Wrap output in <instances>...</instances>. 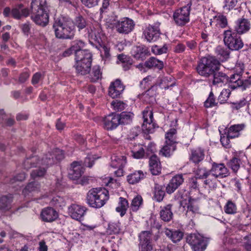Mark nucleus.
Wrapping results in <instances>:
<instances>
[{
  "label": "nucleus",
  "instance_id": "1",
  "mask_svg": "<svg viewBox=\"0 0 251 251\" xmlns=\"http://www.w3.org/2000/svg\"><path fill=\"white\" fill-rule=\"evenodd\" d=\"M250 75V71H245L243 63H237L234 68V74L230 76L229 87L232 90L240 88L242 91L245 90L251 86Z\"/></svg>",
  "mask_w": 251,
  "mask_h": 251
},
{
  "label": "nucleus",
  "instance_id": "2",
  "mask_svg": "<svg viewBox=\"0 0 251 251\" xmlns=\"http://www.w3.org/2000/svg\"><path fill=\"white\" fill-rule=\"evenodd\" d=\"M31 19L37 25L46 26L49 21V9L46 0H32Z\"/></svg>",
  "mask_w": 251,
  "mask_h": 251
},
{
  "label": "nucleus",
  "instance_id": "3",
  "mask_svg": "<svg viewBox=\"0 0 251 251\" xmlns=\"http://www.w3.org/2000/svg\"><path fill=\"white\" fill-rule=\"evenodd\" d=\"M108 191L103 188H93L87 193L86 203L91 207L100 208L109 200Z\"/></svg>",
  "mask_w": 251,
  "mask_h": 251
},
{
  "label": "nucleus",
  "instance_id": "4",
  "mask_svg": "<svg viewBox=\"0 0 251 251\" xmlns=\"http://www.w3.org/2000/svg\"><path fill=\"white\" fill-rule=\"evenodd\" d=\"M55 36L58 38L72 39L74 36V23L64 18L56 19L53 25Z\"/></svg>",
  "mask_w": 251,
  "mask_h": 251
},
{
  "label": "nucleus",
  "instance_id": "5",
  "mask_svg": "<svg viewBox=\"0 0 251 251\" xmlns=\"http://www.w3.org/2000/svg\"><path fill=\"white\" fill-rule=\"evenodd\" d=\"M220 66L219 61L215 57H204L201 59L197 67V70L200 75L207 77L215 71H218Z\"/></svg>",
  "mask_w": 251,
  "mask_h": 251
},
{
  "label": "nucleus",
  "instance_id": "6",
  "mask_svg": "<svg viewBox=\"0 0 251 251\" xmlns=\"http://www.w3.org/2000/svg\"><path fill=\"white\" fill-rule=\"evenodd\" d=\"M236 32L231 29L225 30L223 33V40L226 46L231 50H239L244 46V43Z\"/></svg>",
  "mask_w": 251,
  "mask_h": 251
},
{
  "label": "nucleus",
  "instance_id": "7",
  "mask_svg": "<svg viewBox=\"0 0 251 251\" xmlns=\"http://www.w3.org/2000/svg\"><path fill=\"white\" fill-rule=\"evenodd\" d=\"M192 3L190 1L186 5L176 9L174 12L173 19L175 24L183 26L190 21V12Z\"/></svg>",
  "mask_w": 251,
  "mask_h": 251
},
{
  "label": "nucleus",
  "instance_id": "8",
  "mask_svg": "<svg viewBox=\"0 0 251 251\" xmlns=\"http://www.w3.org/2000/svg\"><path fill=\"white\" fill-rule=\"evenodd\" d=\"M186 242L194 251H204L208 245V240L199 233L190 234L187 236Z\"/></svg>",
  "mask_w": 251,
  "mask_h": 251
},
{
  "label": "nucleus",
  "instance_id": "9",
  "mask_svg": "<svg viewBox=\"0 0 251 251\" xmlns=\"http://www.w3.org/2000/svg\"><path fill=\"white\" fill-rule=\"evenodd\" d=\"M51 155H45L41 158L39 164H37L36 167L38 169L32 171L30 175L32 178L35 179L38 177H42L44 176L47 172V168L54 163V161L52 157H50Z\"/></svg>",
  "mask_w": 251,
  "mask_h": 251
},
{
  "label": "nucleus",
  "instance_id": "10",
  "mask_svg": "<svg viewBox=\"0 0 251 251\" xmlns=\"http://www.w3.org/2000/svg\"><path fill=\"white\" fill-rule=\"evenodd\" d=\"M143 118L144 119L142 126L143 130L148 134L153 133L156 126L153 122V112L151 108L147 107L143 111Z\"/></svg>",
  "mask_w": 251,
  "mask_h": 251
},
{
  "label": "nucleus",
  "instance_id": "11",
  "mask_svg": "<svg viewBox=\"0 0 251 251\" xmlns=\"http://www.w3.org/2000/svg\"><path fill=\"white\" fill-rule=\"evenodd\" d=\"M180 206L182 207L184 210L186 208V215L188 216L193 217L196 214L200 213L198 202L194 199L190 198L188 201L186 199L181 200L180 201Z\"/></svg>",
  "mask_w": 251,
  "mask_h": 251
},
{
  "label": "nucleus",
  "instance_id": "12",
  "mask_svg": "<svg viewBox=\"0 0 251 251\" xmlns=\"http://www.w3.org/2000/svg\"><path fill=\"white\" fill-rule=\"evenodd\" d=\"M151 232L150 231H142L139 235L140 243L139 251H151L152 245L151 243Z\"/></svg>",
  "mask_w": 251,
  "mask_h": 251
},
{
  "label": "nucleus",
  "instance_id": "13",
  "mask_svg": "<svg viewBox=\"0 0 251 251\" xmlns=\"http://www.w3.org/2000/svg\"><path fill=\"white\" fill-rule=\"evenodd\" d=\"M135 24L133 21L127 17L119 20L116 25V30L119 33L128 34L134 28Z\"/></svg>",
  "mask_w": 251,
  "mask_h": 251
},
{
  "label": "nucleus",
  "instance_id": "14",
  "mask_svg": "<svg viewBox=\"0 0 251 251\" xmlns=\"http://www.w3.org/2000/svg\"><path fill=\"white\" fill-rule=\"evenodd\" d=\"M125 89L121 80L117 79L110 83L108 88V95L113 99L120 98Z\"/></svg>",
  "mask_w": 251,
  "mask_h": 251
},
{
  "label": "nucleus",
  "instance_id": "15",
  "mask_svg": "<svg viewBox=\"0 0 251 251\" xmlns=\"http://www.w3.org/2000/svg\"><path fill=\"white\" fill-rule=\"evenodd\" d=\"M87 208L84 206L73 204L68 207V213L70 217L75 220L81 221L86 213Z\"/></svg>",
  "mask_w": 251,
  "mask_h": 251
},
{
  "label": "nucleus",
  "instance_id": "16",
  "mask_svg": "<svg viewBox=\"0 0 251 251\" xmlns=\"http://www.w3.org/2000/svg\"><path fill=\"white\" fill-rule=\"evenodd\" d=\"M251 28V23L249 20L244 18H239L235 22L234 31L242 35L249 32Z\"/></svg>",
  "mask_w": 251,
  "mask_h": 251
},
{
  "label": "nucleus",
  "instance_id": "17",
  "mask_svg": "<svg viewBox=\"0 0 251 251\" xmlns=\"http://www.w3.org/2000/svg\"><path fill=\"white\" fill-rule=\"evenodd\" d=\"M229 175L227 168L223 163H213L211 168V175L216 178H223Z\"/></svg>",
  "mask_w": 251,
  "mask_h": 251
},
{
  "label": "nucleus",
  "instance_id": "18",
  "mask_svg": "<svg viewBox=\"0 0 251 251\" xmlns=\"http://www.w3.org/2000/svg\"><path fill=\"white\" fill-rule=\"evenodd\" d=\"M144 35L148 42H155L158 39L160 35L159 26L149 25L144 30Z\"/></svg>",
  "mask_w": 251,
  "mask_h": 251
},
{
  "label": "nucleus",
  "instance_id": "19",
  "mask_svg": "<svg viewBox=\"0 0 251 251\" xmlns=\"http://www.w3.org/2000/svg\"><path fill=\"white\" fill-rule=\"evenodd\" d=\"M119 114L112 113L105 116L103 119V125L104 129L112 130L115 129L120 125Z\"/></svg>",
  "mask_w": 251,
  "mask_h": 251
},
{
  "label": "nucleus",
  "instance_id": "20",
  "mask_svg": "<svg viewBox=\"0 0 251 251\" xmlns=\"http://www.w3.org/2000/svg\"><path fill=\"white\" fill-rule=\"evenodd\" d=\"M131 53L134 58L141 60H145L150 55L149 48L143 45L133 47Z\"/></svg>",
  "mask_w": 251,
  "mask_h": 251
},
{
  "label": "nucleus",
  "instance_id": "21",
  "mask_svg": "<svg viewBox=\"0 0 251 251\" xmlns=\"http://www.w3.org/2000/svg\"><path fill=\"white\" fill-rule=\"evenodd\" d=\"M184 182L182 174H178L173 176L166 187V192L171 194L174 193Z\"/></svg>",
  "mask_w": 251,
  "mask_h": 251
},
{
  "label": "nucleus",
  "instance_id": "22",
  "mask_svg": "<svg viewBox=\"0 0 251 251\" xmlns=\"http://www.w3.org/2000/svg\"><path fill=\"white\" fill-rule=\"evenodd\" d=\"M212 84L217 87H222L225 84L230 83V77L222 72L215 71L213 74Z\"/></svg>",
  "mask_w": 251,
  "mask_h": 251
},
{
  "label": "nucleus",
  "instance_id": "23",
  "mask_svg": "<svg viewBox=\"0 0 251 251\" xmlns=\"http://www.w3.org/2000/svg\"><path fill=\"white\" fill-rule=\"evenodd\" d=\"M40 217L43 221L51 223L58 218V213L53 208L47 207L42 209Z\"/></svg>",
  "mask_w": 251,
  "mask_h": 251
},
{
  "label": "nucleus",
  "instance_id": "24",
  "mask_svg": "<svg viewBox=\"0 0 251 251\" xmlns=\"http://www.w3.org/2000/svg\"><path fill=\"white\" fill-rule=\"evenodd\" d=\"M84 168L81 164L77 161H74L71 164L69 173V178L73 180H77L84 173Z\"/></svg>",
  "mask_w": 251,
  "mask_h": 251
},
{
  "label": "nucleus",
  "instance_id": "25",
  "mask_svg": "<svg viewBox=\"0 0 251 251\" xmlns=\"http://www.w3.org/2000/svg\"><path fill=\"white\" fill-rule=\"evenodd\" d=\"M149 170L152 175H158L161 173V165L159 158L155 154L151 155L149 161Z\"/></svg>",
  "mask_w": 251,
  "mask_h": 251
},
{
  "label": "nucleus",
  "instance_id": "26",
  "mask_svg": "<svg viewBox=\"0 0 251 251\" xmlns=\"http://www.w3.org/2000/svg\"><path fill=\"white\" fill-rule=\"evenodd\" d=\"M204 150L201 148L198 147L191 150L189 159L190 161L198 164L204 159Z\"/></svg>",
  "mask_w": 251,
  "mask_h": 251
},
{
  "label": "nucleus",
  "instance_id": "27",
  "mask_svg": "<svg viewBox=\"0 0 251 251\" xmlns=\"http://www.w3.org/2000/svg\"><path fill=\"white\" fill-rule=\"evenodd\" d=\"M129 146L131 150V156L133 158L135 159L147 158L143 145L130 143Z\"/></svg>",
  "mask_w": 251,
  "mask_h": 251
},
{
  "label": "nucleus",
  "instance_id": "28",
  "mask_svg": "<svg viewBox=\"0 0 251 251\" xmlns=\"http://www.w3.org/2000/svg\"><path fill=\"white\" fill-rule=\"evenodd\" d=\"M88 38L90 42L100 43L101 41V29L98 24L88 29Z\"/></svg>",
  "mask_w": 251,
  "mask_h": 251
},
{
  "label": "nucleus",
  "instance_id": "29",
  "mask_svg": "<svg viewBox=\"0 0 251 251\" xmlns=\"http://www.w3.org/2000/svg\"><path fill=\"white\" fill-rule=\"evenodd\" d=\"M22 4H19L11 10L12 17L17 20L23 17H27L29 14V11L27 8H24Z\"/></svg>",
  "mask_w": 251,
  "mask_h": 251
},
{
  "label": "nucleus",
  "instance_id": "30",
  "mask_svg": "<svg viewBox=\"0 0 251 251\" xmlns=\"http://www.w3.org/2000/svg\"><path fill=\"white\" fill-rule=\"evenodd\" d=\"M75 59L76 62H86L87 65L89 62H92V55L89 50H80L75 53Z\"/></svg>",
  "mask_w": 251,
  "mask_h": 251
},
{
  "label": "nucleus",
  "instance_id": "31",
  "mask_svg": "<svg viewBox=\"0 0 251 251\" xmlns=\"http://www.w3.org/2000/svg\"><path fill=\"white\" fill-rule=\"evenodd\" d=\"M164 186L155 183L152 188V199L157 202H161L163 201L165 195V192L164 190Z\"/></svg>",
  "mask_w": 251,
  "mask_h": 251
},
{
  "label": "nucleus",
  "instance_id": "32",
  "mask_svg": "<svg viewBox=\"0 0 251 251\" xmlns=\"http://www.w3.org/2000/svg\"><path fill=\"white\" fill-rule=\"evenodd\" d=\"M245 127V125L244 124L232 125L229 128L226 129V133L227 134L228 137L235 138L240 135V131L243 130Z\"/></svg>",
  "mask_w": 251,
  "mask_h": 251
},
{
  "label": "nucleus",
  "instance_id": "33",
  "mask_svg": "<svg viewBox=\"0 0 251 251\" xmlns=\"http://www.w3.org/2000/svg\"><path fill=\"white\" fill-rule=\"evenodd\" d=\"M172 204H169L166 206L161 207L160 216L162 220L168 222L173 218V212L172 211Z\"/></svg>",
  "mask_w": 251,
  "mask_h": 251
},
{
  "label": "nucleus",
  "instance_id": "34",
  "mask_svg": "<svg viewBox=\"0 0 251 251\" xmlns=\"http://www.w3.org/2000/svg\"><path fill=\"white\" fill-rule=\"evenodd\" d=\"M126 163V157L124 155L113 154L111 157L110 166L113 168L124 167Z\"/></svg>",
  "mask_w": 251,
  "mask_h": 251
},
{
  "label": "nucleus",
  "instance_id": "35",
  "mask_svg": "<svg viewBox=\"0 0 251 251\" xmlns=\"http://www.w3.org/2000/svg\"><path fill=\"white\" fill-rule=\"evenodd\" d=\"M13 201V196L11 194L2 196L0 198V210L8 211L11 207V203Z\"/></svg>",
  "mask_w": 251,
  "mask_h": 251
},
{
  "label": "nucleus",
  "instance_id": "36",
  "mask_svg": "<svg viewBox=\"0 0 251 251\" xmlns=\"http://www.w3.org/2000/svg\"><path fill=\"white\" fill-rule=\"evenodd\" d=\"M165 233L174 243L179 242L183 236V233L179 230H172L167 229Z\"/></svg>",
  "mask_w": 251,
  "mask_h": 251
},
{
  "label": "nucleus",
  "instance_id": "37",
  "mask_svg": "<svg viewBox=\"0 0 251 251\" xmlns=\"http://www.w3.org/2000/svg\"><path fill=\"white\" fill-rule=\"evenodd\" d=\"M91 63L92 62H89V64L87 65L86 62H76L75 67L76 73L81 75H85L88 74L90 71Z\"/></svg>",
  "mask_w": 251,
  "mask_h": 251
},
{
  "label": "nucleus",
  "instance_id": "38",
  "mask_svg": "<svg viewBox=\"0 0 251 251\" xmlns=\"http://www.w3.org/2000/svg\"><path fill=\"white\" fill-rule=\"evenodd\" d=\"M146 67L151 69L155 68L159 70H162L164 67L163 62L154 57H150L144 63Z\"/></svg>",
  "mask_w": 251,
  "mask_h": 251
},
{
  "label": "nucleus",
  "instance_id": "39",
  "mask_svg": "<svg viewBox=\"0 0 251 251\" xmlns=\"http://www.w3.org/2000/svg\"><path fill=\"white\" fill-rule=\"evenodd\" d=\"M129 207L128 201L125 198L120 197L118 205L116 208V211L120 213L121 217H123L126 213Z\"/></svg>",
  "mask_w": 251,
  "mask_h": 251
},
{
  "label": "nucleus",
  "instance_id": "40",
  "mask_svg": "<svg viewBox=\"0 0 251 251\" xmlns=\"http://www.w3.org/2000/svg\"><path fill=\"white\" fill-rule=\"evenodd\" d=\"M176 145L171 144H166L163 146L159 151V154L166 157H170L176 150Z\"/></svg>",
  "mask_w": 251,
  "mask_h": 251
},
{
  "label": "nucleus",
  "instance_id": "41",
  "mask_svg": "<svg viewBox=\"0 0 251 251\" xmlns=\"http://www.w3.org/2000/svg\"><path fill=\"white\" fill-rule=\"evenodd\" d=\"M203 181V186L209 192L210 191L215 190L217 186V180L216 178L209 176Z\"/></svg>",
  "mask_w": 251,
  "mask_h": 251
},
{
  "label": "nucleus",
  "instance_id": "42",
  "mask_svg": "<svg viewBox=\"0 0 251 251\" xmlns=\"http://www.w3.org/2000/svg\"><path fill=\"white\" fill-rule=\"evenodd\" d=\"M145 177V175L141 171H137L128 175L127 176V181L130 184H135L138 182Z\"/></svg>",
  "mask_w": 251,
  "mask_h": 251
},
{
  "label": "nucleus",
  "instance_id": "43",
  "mask_svg": "<svg viewBox=\"0 0 251 251\" xmlns=\"http://www.w3.org/2000/svg\"><path fill=\"white\" fill-rule=\"evenodd\" d=\"M40 160L41 158L36 156H32L27 158L24 162V167L26 170H28L32 167H36L37 164H39V161H40Z\"/></svg>",
  "mask_w": 251,
  "mask_h": 251
},
{
  "label": "nucleus",
  "instance_id": "44",
  "mask_svg": "<svg viewBox=\"0 0 251 251\" xmlns=\"http://www.w3.org/2000/svg\"><path fill=\"white\" fill-rule=\"evenodd\" d=\"M177 131L175 128L170 129L165 134V143L176 145V141Z\"/></svg>",
  "mask_w": 251,
  "mask_h": 251
},
{
  "label": "nucleus",
  "instance_id": "45",
  "mask_svg": "<svg viewBox=\"0 0 251 251\" xmlns=\"http://www.w3.org/2000/svg\"><path fill=\"white\" fill-rule=\"evenodd\" d=\"M157 87V85L151 86L144 94V99L147 102H151L154 100L155 96L156 95Z\"/></svg>",
  "mask_w": 251,
  "mask_h": 251
},
{
  "label": "nucleus",
  "instance_id": "46",
  "mask_svg": "<svg viewBox=\"0 0 251 251\" xmlns=\"http://www.w3.org/2000/svg\"><path fill=\"white\" fill-rule=\"evenodd\" d=\"M134 114L131 112H123L119 114L120 125H127L132 121Z\"/></svg>",
  "mask_w": 251,
  "mask_h": 251
},
{
  "label": "nucleus",
  "instance_id": "47",
  "mask_svg": "<svg viewBox=\"0 0 251 251\" xmlns=\"http://www.w3.org/2000/svg\"><path fill=\"white\" fill-rule=\"evenodd\" d=\"M120 223L111 222L109 223L108 227L106 229V232L109 234H117L120 232Z\"/></svg>",
  "mask_w": 251,
  "mask_h": 251
},
{
  "label": "nucleus",
  "instance_id": "48",
  "mask_svg": "<svg viewBox=\"0 0 251 251\" xmlns=\"http://www.w3.org/2000/svg\"><path fill=\"white\" fill-rule=\"evenodd\" d=\"M195 175L199 179H205L211 175V169L209 170L205 167H198L195 171Z\"/></svg>",
  "mask_w": 251,
  "mask_h": 251
},
{
  "label": "nucleus",
  "instance_id": "49",
  "mask_svg": "<svg viewBox=\"0 0 251 251\" xmlns=\"http://www.w3.org/2000/svg\"><path fill=\"white\" fill-rule=\"evenodd\" d=\"M143 203L142 197L140 195L135 197L132 200L130 210L133 212L137 211Z\"/></svg>",
  "mask_w": 251,
  "mask_h": 251
},
{
  "label": "nucleus",
  "instance_id": "50",
  "mask_svg": "<svg viewBox=\"0 0 251 251\" xmlns=\"http://www.w3.org/2000/svg\"><path fill=\"white\" fill-rule=\"evenodd\" d=\"M40 184L36 182L29 183L23 190V193L25 195H28L29 193L38 191L40 189Z\"/></svg>",
  "mask_w": 251,
  "mask_h": 251
},
{
  "label": "nucleus",
  "instance_id": "51",
  "mask_svg": "<svg viewBox=\"0 0 251 251\" xmlns=\"http://www.w3.org/2000/svg\"><path fill=\"white\" fill-rule=\"evenodd\" d=\"M102 73L99 66H95L90 74V79L92 82H96L99 79H101Z\"/></svg>",
  "mask_w": 251,
  "mask_h": 251
},
{
  "label": "nucleus",
  "instance_id": "52",
  "mask_svg": "<svg viewBox=\"0 0 251 251\" xmlns=\"http://www.w3.org/2000/svg\"><path fill=\"white\" fill-rule=\"evenodd\" d=\"M50 205L58 207H63L65 206L66 202L63 197L59 196L53 197L50 201Z\"/></svg>",
  "mask_w": 251,
  "mask_h": 251
},
{
  "label": "nucleus",
  "instance_id": "53",
  "mask_svg": "<svg viewBox=\"0 0 251 251\" xmlns=\"http://www.w3.org/2000/svg\"><path fill=\"white\" fill-rule=\"evenodd\" d=\"M238 0H224L223 8L226 12L235 9Z\"/></svg>",
  "mask_w": 251,
  "mask_h": 251
},
{
  "label": "nucleus",
  "instance_id": "54",
  "mask_svg": "<svg viewBox=\"0 0 251 251\" xmlns=\"http://www.w3.org/2000/svg\"><path fill=\"white\" fill-rule=\"evenodd\" d=\"M228 48L222 46H218L216 49V52L220 58L226 59L229 57L230 52Z\"/></svg>",
  "mask_w": 251,
  "mask_h": 251
},
{
  "label": "nucleus",
  "instance_id": "55",
  "mask_svg": "<svg viewBox=\"0 0 251 251\" xmlns=\"http://www.w3.org/2000/svg\"><path fill=\"white\" fill-rule=\"evenodd\" d=\"M218 102L212 91H211L206 100L204 102V106L206 108H210L217 106Z\"/></svg>",
  "mask_w": 251,
  "mask_h": 251
},
{
  "label": "nucleus",
  "instance_id": "56",
  "mask_svg": "<svg viewBox=\"0 0 251 251\" xmlns=\"http://www.w3.org/2000/svg\"><path fill=\"white\" fill-rule=\"evenodd\" d=\"M240 159L233 157L227 163V166L234 172L236 173L240 167Z\"/></svg>",
  "mask_w": 251,
  "mask_h": 251
},
{
  "label": "nucleus",
  "instance_id": "57",
  "mask_svg": "<svg viewBox=\"0 0 251 251\" xmlns=\"http://www.w3.org/2000/svg\"><path fill=\"white\" fill-rule=\"evenodd\" d=\"M225 212L228 214H233L236 212V204L231 201H228L224 206Z\"/></svg>",
  "mask_w": 251,
  "mask_h": 251
},
{
  "label": "nucleus",
  "instance_id": "58",
  "mask_svg": "<svg viewBox=\"0 0 251 251\" xmlns=\"http://www.w3.org/2000/svg\"><path fill=\"white\" fill-rule=\"evenodd\" d=\"M231 94V91L228 89H223L218 97V100L220 101V103H225L228 99Z\"/></svg>",
  "mask_w": 251,
  "mask_h": 251
},
{
  "label": "nucleus",
  "instance_id": "59",
  "mask_svg": "<svg viewBox=\"0 0 251 251\" xmlns=\"http://www.w3.org/2000/svg\"><path fill=\"white\" fill-rule=\"evenodd\" d=\"M74 25L78 28L79 30H80L86 27L87 23L84 18L81 16H78L75 19Z\"/></svg>",
  "mask_w": 251,
  "mask_h": 251
},
{
  "label": "nucleus",
  "instance_id": "60",
  "mask_svg": "<svg viewBox=\"0 0 251 251\" xmlns=\"http://www.w3.org/2000/svg\"><path fill=\"white\" fill-rule=\"evenodd\" d=\"M168 48L166 45H164L162 47L157 45H154L152 47L151 51L156 55H160L167 52Z\"/></svg>",
  "mask_w": 251,
  "mask_h": 251
},
{
  "label": "nucleus",
  "instance_id": "61",
  "mask_svg": "<svg viewBox=\"0 0 251 251\" xmlns=\"http://www.w3.org/2000/svg\"><path fill=\"white\" fill-rule=\"evenodd\" d=\"M145 150L146 157L148 158L151 156V154H154L156 151V145L153 142H150Z\"/></svg>",
  "mask_w": 251,
  "mask_h": 251
},
{
  "label": "nucleus",
  "instance_id": "62",
  "mask_svg": "<svg viewBox=\"0 0 251 251\" xmlns=\"http://www.w3.org/2000/svg\"><path fill=\"white\" fill-rule=\"evenodd\" d=\"M217 24L221 28H225L228 25L227 19L224 15H219L217 17Z\"/></svg>",
  "mask_w": 251,
  "mask_h": 251
},
{
  "label": "nucleus",
  "instance_id": "63",
  "mask_svg": "<svg viewBox=\"0 0 251 251\" xmlns=\"http://www.w3.org/2000/svg\"><path fill=\"white\" fill-rule=\"evenodd\" d=\"M119 22V20H118L117 16L114 14L108 16L106 19V23L109 24V26H111L112 27L116 28V25Z\"/></svg>",
  "mask_w": 251,
  "mask_h": 251
},
{
  "label": "nucleus",
  "instance_id": "64",
  "mask_svg": "<svg viewBox=\"0 0 251 251\" xmlns=\"http://www.w3.org/2000/svg\"><path fill=\"white\" fill-rule=\"evenodd\" d=\"M249 104V103L247 100L245 98H243L239 101L232 103V107L233 109L239 110L246 105L248 106Z\"/></svg>",
  "mask_w": 251,
  "mask_h": 251
}]
</instances>
